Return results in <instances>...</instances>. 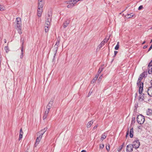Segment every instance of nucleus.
Wrapping results in <instances>:
<instances>
[{
	"instance_id": "nucleus-11",
	"label": "nucleus",
	"mask_w": 152,
	"mask_h": 152,
	"mask_svg": "<svg viewBox=\"0 0 152 152\" xmlns=\"http://www.w3.org/2000/svg\"><path fill=\"white\" fill-rule=\"evenodd\" d=\"M147 93L148 95L152 97V85L148 88Z\"/></svg>"
},
{
	"instance_id": "nucleus-18",
	"label": "nucleus",
	"mask_w": 152,
	"mask_h": 152,
	"mask_svg": "<svg viewBox=\"0 0 152 152\" xmlns=\"http://www.w3.org/2000/svg\"><path fill=\"white\" fill-rule=\"evenodd\" d=\"M48 128L47 127H45L44 128V129H42L41 132V133L40 135H41L42 136L45 133V132L46 131V130H47Z\"/></svg>"
},
{
	"instance_id": "nucleus-33",
	"label": "nucleus",
	"mask_w": 152,
	"mask_h": 152,
	"mask_svg": "<svg viewBox=\"0 0 152 152\" xmlns=\"http://www.w3.org/2000/svg\"><path fill=\"white\" fill-rule=\"evenodd\" d=\"M23 133H20L19 134V140H20L23 137Z\"/></svg>"
},
{
	"instance_id": "nucleus-52",
	"label": "nucleus",
	"mask_w": 152,
	"mask_h": 152,
	"mask_svg": "<svg viewBox=\"0 0 152 152\" xmlns=\"http://www.w3.org/2000/svg\"><path fill=\"white\" fill-rule=\"evenodd\" d=\"M149 65H151L152 64V60H151V61H150V62L149 63Z\"/></svg>"
},
{
	"instance_id": "nucleus-31",
	"label": "nucleus",
	"mask_w": 152,
	"mask_h": 152,
	"mask_svg": "<svg viewBox=\"0 0 152 152\" xmlns=\"http://www.w3.org/2000/svg\"><path fill=\"white\" fill-rule=\"evenodd\" d=\"M109 40V39L108 38V39H107V38H105L103 40V41H102V42L104 43V44H105V43L107 42V41H108V40Z\"/></svg>"
},
{
	"instance_id": "nucleus-62",
	"label": "nucleus",
	"mask_w": 152,
	"mask_h": 152,
	"mask_svg": "<svg viewBox=\"0 0 152 152\" xmlns=\"http://www.w3.org/2000/svg\"><path fill=\"white\" fill-rule=\"evenodd\" d=\"M151 29L152 30V27L151 28Z\"/></svg>"
},
{
	"instance_id": "nucleus-25",
	"label": "nucleus",
	"mask_w": 152,
	"mask_h": 152,
	"mask_svg": "<svg viewBox=\"0 0 152 152\" xmlns=\"http://www.w3.org/2000/svg\"><path fill=\"white\" fill-rule=\"evenodd\" d=\"M50 25H47L45 24V32H48L49 30V28Z\"/></svg>"
},
{
	"instance_id": "nucleus-2",
	"label": "nucleus",
	"mask_w": 152,
	"mask_h": 152,
	"mask_svg": "<svg viewBox=\"0 0 152 152\" xmlns=\"http://www.w3.org/2000/svg\"><path fill=\"white\" fill-rule=\"evenodd\" d=\"M137 121L138 124H142L145 121L144 116L141 115H138L137 117Z\"/></svg>"
},
{
	"instance_id": "nucleus-15",
	"label": "nucleus",
	"mask_w": 152,
	"mask_h": 152,
	"mask_svg": "<svg viewBox=\"0 0 152 152\" xmlns=\"http://www.w3.org/2000/svg\"><path fill=\"white\" fill-rule=\"evenodd\" d=\"M133 128H131L129 132V136L131 138H132L133 137Z\"/></svg>"
},
{
	"instance_id": "nucleus-5",
	"label": "nucleus",
	"mask_w": 152,
	"mask_h": 152,
	"mask_svg": "<svg viewBox=\"0 0 152 152\" xmlns=\"http://www.w3.org/2000/svg\"><path fill=\"white\" fill-rule=\"evenodd\" d=\"M60 41V39H58V38L57 39L56 42V44H55V45H54V48H55L54 49H55V53L54 54V56H53L54 58H55V56H56V52H57V51L58 48V45L59 44Z\"/></svg>"
},
{
	"instance_id": "nucleus-4",
	"label": "nucleus",
	"mask_w": 152,
	"mask_h": 152,
	"mask_svg": "<svg viewBox=\"0 0 152 152\" xmlns=\"http://www.w3.org/2000/svg\"><path fill=\"white\" fill-rule=\"evenodd\" d=\"M133 147L135 149H137L139 148L140 144L138 138H137L135 140L133 141V144H132Z\"/></svg>"
},
{
	"instance_id": "nucleus-23",
	"label": "nucleus",
	"mask_w": 152,
	"mask_h": 152,
	"mask_svg": "<svg viewBox=\"0 0 152 152\" xmlns=\"http://www.w3.org/2000/svg\"><path fill=\"white\" fill-rule=\"evenodd\" d=\"M134 15V14H133L132 13H131L127 15L126 16V17L127 18H129L133 17Z\"/></svg>"
},
{
	"instance_id": "nucleus-38",
	"label": "nucleus",
	"mask_w": 152,
	"mask_h": 152,
	"mask_svg": "<svg viewBox=\"0 0 152 152\" xmlns=\"http://www.w3.org/2000/svg\"><path fill=\"white\" fill-rule=\"evenodd\" d=\"M135 118L134 117L132 118L131 121V124H132L135 122Z\"/></svg>"
},
{
	"instance_id": "nucleus-54",
	"label": "nucleus",
	"mask_w": 152,
	"mask_h": 152,
	"mask_svg": "<svg viewBox=\"0 0 152 152\" xmlns=\"http://www.w3.org/2000/svg\"><path fill=\"white\" fill-rule=\"evenodd\" d=\"M81 152H86V151L85 150H83L81 151Z\"/></svg>"
},
{
	"instance_id": "nucleus-22",
	"label": "nucleus",
	"mask_w": 152,
	"mask_h": 152,
	"mask_svg": "<svg viewBox=\"0 0 152 152\" xmlns=\"http://www.w3.org/2000/svg\"><path fill=\"white\" fill-rule=\"evenodd\" d=\"M106 137L107 135H105L104 133L102 135L100 139L102 141H103L104 139L106 138Z\"/></svg>"
},
{
	"instance_id": "nucleus-49",
	"label": "nucleus",
	"mask_w": 152,
	"mask_h": 152,
	"mask_svg": "<svg viewBox=\"0 0 152 152\" xmlns=\"http://www.w3.org/2000/svg\"><path fill=\"white\" fill-rule=\"evenodd\" d=\"M142 126L141 125V126H138V128L139 129H142Z\"/></svg>"
},
{
	"instance_id": "nucleus-16",
	"label": "nucleus",
	"mask_w": 152,
	"mask_h": 152,
	"mask_svg": "<svg viewBox=\"0 0 152 152\" xmlns=\"http://www.w3.org/2000/svg\"><path fill=\"white\" fill-rule=\"evenodd\" d=\"M43 6V2H38V8H42Z\"/></svg>"
},
{
	"instance_id": "nucleus-12",
	"label": "nucleus",
	"mask_w": 152,
	"mask_h": 152,
	"mask_svg": "<svg viewBox=\"0 0 152 152\" xmlns=\"http://www.w3.org/2000/svg\"><path fill=\"white\" fill-rule=\"evenodd\" d=\"M42 12V8H38L37 10V15L39 17H40L41 16Z\"/></svg>"
},
{
	"instance_id": "nucleus-32",
	"label": "nucleus",
	"mask_w": 152,
	"mask_h": 152,
	"mask_svg": "<svg viewBox=\"0 0 152 152\" xmlns=\"http://www.w3.org/2000/svg\"><path fill=\"white\" fill-rule=\"evenodd\" d=\"M119 48V42H118L116 46H115V49L116 50H118Z\"/></svg>"
},
{
	"instance_id": "nucleus-30",
	"label": "nucleus",
	"mask_w": 152,
	"mask_h": 152,
	"mask_svg": "<svg viewBox=\"0 0 152 152\" xmlns=\"http://www.w3.org/2000/svg\"><path fill=\"white\" fill-rule=\"evenodd\" d=\"M50 109L46 108V109L45 111V113L46 114H48L50 111Z\"/></svg>"
},
{
	"instance_id": "nucleus-56",
	"label": "nucleus",
	"mask_w": 152,
	"mask_h": 152,
	"mask_svg": "<svg viewBox=\"0 0 152 152\" xmlns=\"http://www.w3.org/2000/svg\"><path fill=\"white\" fill-rule=\"evenodd\" d=\"M43 0H38V2H42L43 1Z\"/></svg>"
},
{
	"instance_id": "nucleus-43",
	"label": "nucleus",
	"mask_w": 152,
	"mask_h": 152,
	"mask_svg": "<svg viewBox=\"0 0 152 152\" xmlns=\"http://www.w3.org/2000/svg\"><path fill=\"white\" fill-rule=\"evenodd\" d=\"M152 48V44H151V46H150V47L148 49V52Z\"/></svg>"
},
{
	"instance_id": "nucleus-47",
	"label": "nucleus",
	"mask_w": 152,
	"mask_h": 152,
	"mask_svg": "<svg viewBox=\"0 0 152 152\" xmlns=\"http://www.w3.org/2000/svg\"><path fill=\"white\" fill-rule=\"evenodd\" d=\"M20 133H23V132L22 131V128H21L20 129Z\"/></svg>"
},
{
	"instance_id": "nucleus-28",
	"label": "nucleus",
	"mask_w": 152,
	"mask_h": 152,
	"mask_svg": "<svg viewBox=\"0 0 152 152\" xmlns=\"http://www.w3.org/2000/svg\"><path fill=\"white\" fill-rule=\"evenodd\" d=\"M16 29H17V30H18V32L20 34H22V31H21V27H20L19 28H16Z\"/></svg>"
},
{
	"instance_id": "nucleus-24",
	"label": "nucleus",
	"mask_w": 152,
	"mask_h": 152,
	"mask_svg": "<svg viewBox=\"0 0 152 152\" xmlns=\"http://www.w3.org/2000/svg\"><path fill=\"white\" fill-rule=\"evenodd\" d=\"M93 122L92 121H90L87 124V128H89L91 127V125L92 124H93Z\"/></svg>"
},
{
	"instance_id": "nucleus-37",
	"label": "nucleus",
	"mask_w": 152,
	"mask_h": 152,
	"mask_svg": "<svg viewBox=\"0 0 152 152\" xmlns=\"http://www.w3.org/2000/svg\"><path fill=\"white\" fill-rule=\"evenodd\" d=\"M48 115V114H46L44 113V115L43 116V119L44 120L46 118Z\"/></svg>"
},
{
	"instance_id": "nucleus-17",
	"label": "nucleus",
	"mask_w": 152,
	"mask_h": 152,
	"mask_svg": "<svg viewBox=\"0 0 152 152\" xmlns=\"http://www.w3.org/2000/svg\"><path fill=\"white\" fill-rule=\"evenodd\" d=\"M146 114L148 115H152V110L151 109H148L146 112Z\"/></svg>"
},
{
	"instance_id": "nucleus-61",
	"label": "nucleus",
	"mask_w": 152,
	"mask_h": 152,
	"mask_svg": "<svg viewBox=\"0 0 152 152\" xmlns=\"http://www.w3.org/2000/svg\"><path fill=\"white\" fill-rule=\"evenodd\" d=\"M137 106H136L135 105V107H137Z\"/></svg>"
},
{
	"instance_id": "nucleus-10",
	"label": "nucleus",
	"mask_w": 152,
	"mask_h": 152,
	"mask_svg": "<svg viewBox=\"0 0 152 152\" xmlns=\"http://www.w3.org/2000/svg\"><path fill=\"white\" fill-rule=\"evenodd\" d=\"M53 103V100L52 99V100H51L49 102L46 108L50 109L52 107Z\"/></svg>"
},
{
	"instance_id": "nucleus-27",
	"label": "nucleus",
	"mask_w": 152,
	"mask_h": 152,
	"mask_svg": "<svg viewBox=\"0 0 152 152\" xmlns=\"http://www.w3.org/2000/svg\"><path fill=\"white\" fill-rule=\"evenodd\" d=\"M103 68L102 66H101L100 67L98 71V73L99 74L103 70Z\"/></svg>"
},
{
	"instance_id": "nucleus-59",
	"label": "nucleus",
	"mask_w": 152,
	"mask_h": 152,
	"mask_svg": "<svg viewBox=\"0 0 152 152\" xmlns=\"http://www.w3.org/2000/svg\"><path fill=\"white\" fill-rule=\"evenodd\" d=\"M116 56V54H114V56H114V57H115V56Z\"/></svg>"
},
{
	"instance_id": "nucleus-50",
	"label": "nucleus",
	"mask_w": 152,
	"mask_h": 152,
	"mask_svg": "<svg viewBox=\"0 0 152 152\" xmlns=\"http://www.w3.org/2000/svg\"><path fill=\"white\" fill-rule=\"evenodd\" d=\"M117 53H118V51H116L115 50L114 52V53L116 55L117 54Z\"/></svg>"
},
{
	"instance_id": "nucleus-48",
	"label": "nucleus",
	"mask_w": 152,
	"mask_h": 152,
	"mask_svg": "<svg viewBox=\"0 0 152 152\" xmlns=\"http://www.w3.org/2000/svg\"><path fill=\"white\" fill-rule=\"evenodd\" d=\"M148 45H145L143 47V49H145L147 47H148Z\"/></svg>"
},
{
	"instance_id": "nucleus-9",
	"label": "nucleus",
	"mask_w": 152,
	"mask_h": 152,
	"mask_svg": "<svg viewBox=\"0 0 152 152\" xmlns=\"http://www.w3.org/2000/svg\"><path fill=\"white\" fill-rule=\"evenodd\" d=\"M42 136L41 135H39V136L37 137L36 140V142L35 144V147H36L39 143L40 141L42 138Z\"/></svg>"
},
{
	"instance_id": "nucleus-44",
	"label": "nucleus",
	"mask_w": 152,
	"mask_h": 152,
	"mask_svg": "<svg viewBox=\"0 0 152 152\" xmlns=\"http://www.w3.org/2000/svg\"><path fill=\"white\" fill-rule=\"evenodd\" d=\"M99 76V74L98 73H97L96 75V76H95V77H96V79H97L98 76Z\"/></svg>"
},
{
	"instance_id": "nucleus-21",
	"label": "nucleus",
	"mask_w": 152,
	"mask_h": 152,
	"mask_svg": "<svg viewBox=\"0 0 152 152\" xmlns=\"http://www.w3.org/2000/svg\"><path fill=\"white\" fill-rule=\"evenodd\" d=\"M69 23V21H66L65 22H64L63 23V27L64 28H66L67 26H68V24Z\"/></svg>"
},
{
	"instance_id": "nucleus-45",
	"label": "nucleus",
	"mask_w": 152,
	"mask_h": 152,
	"mask_svg": "<svg viewBox=\"0 0 152 152\" xmlns=\"http://www.w3.org/2000/svg\"><path fill=\"white\" fill-rule=\"evenodd\" d=\"M3 10V8L1 7V6L0 5V11H2Z\"/></svg>"
},
{
	"instance_id": "nucleus-60",
	"label": "nucleus",
	"mask_w": 152,
	"mask_h": 152,
	"mask_svg": "<svg viewBox=\"0 0 152 152\" xmlns=\"http://www.w3.org/2000/svg\"><path fill=\"white\" fill-rule=\"evenodd\" d=\"M152 42V39L151 40V42H150V43H151Z\"/></svg>"
},
{
	"instance_id": "nucleus-14",
	"label": "nucleus",
	"mask_w": 152,
	"mask_h": 152,
	"mask_svg": "<svg viewBox=\"0 0 152 152\" xmlns=\"http://www.w3.org/2000/svg\"><path fill=\"white\" fill-rule=\"evenodd\" d=\"M140 94V96L139 99V100H141V101H143L145 99V94L142 93H141V94Z\"/></svg>"
},
{
	"instance_id": "nucleus-57",
	"label": "nucleus",
	"mask_w": 152,
	"mask_h": 152,
	"mask_svg": "<svg viewBox=\"0 0 152 152\" xmlns=\"http://www.w3.org/2000/svg\"><path fill=\"white\" fill-rule=\"evenodd\" d=\"M4 40L5 41V43H6V39H4Z\"/></svg>"
},
{
	"instance_id": "nucleus-26",
	"label": "nucleus",
	"mask_w": 152,
	"mask_h": 152,
	"mask_svg": "<svg viewBox=\"0 0 152 152\" xmlns=\"http://www.w3.org/2000/svg\"><path fill=\"white\" fill-rule=\"evenodd\" d=\"M104 44L102 42L101 43L98 45V48L99 49H101L102 47L104 46Z\"/></svg>"
},
{
	"instance_id": "nucleus-19",
	"label": "nucleus",
	"mask_w": 152,
	"mask_h": 152,
	"mask_svg": "<svg viewBox=\"0 0 152 152\" xmlns=\"http://www.w3.org/2000/svg\"><path fill=\"white\" fill-rule=\"evenodd\" d=\"M76 2V1L75 0H70L68 1L67 4H74L75 5V4L76 3H75Z\"/></svg>"
},
{
	"instance_id": "nucleus-41",
	"label": "nucleus",
	"mask_w": 152,
	"mask_h": 152,
	"mask_svg": "<svg viewBox=\"0 0 152 152\" xmlns=\"http://www.w3.org/2000/svg\"><path fill=\"white\" fill-rule=\"evenodd\" d=\"M143 8V6L142 5L138 7V10H141Z\"/></svg>"
},
{
	"instance_id": "nucleus-29",
	"label": "nucleus",
	"mask_w": 152,
	"mask_h": 152,
	"mask_svg": "<svg viewBox=\"0 0 152 152\" xmlns=\"http://www.w3.org/2000/svg\"><path fill=\"white\" fill-rule=\"evenodd\" d=\"M75 5L74 4H69L67 6V7L68 8H72Z\"/></svg>"
},
{
	"instance_id": "nucleus-8",
	"label": "nucleus",
	"mask_w": 152,
	"mask_h": 152,
	"mask_svg": "<svg viewBox=\"0 0 152 152\" xmlns=\"http://www.w3.org/2000/svg\"><path fill=\"white\" fill-rule=\"evenodd\" d=\"M139 86V94H141L142 92L143 87V82H140L138 86Z\"/></svg>"
},
{
	"instance_id": "nucleus-7",
	"label": "nucleus",
	"mask_w": 152,
	"mask_h": 152,
	"mask_svg": "<svg viewBox=\"0 0 152 152\" xmlns=\"http://www.w3.org/2000/svg\"><path fill=\"white\" fill-rule=\"evenodd\" d=\"M134 147L133 145L131 144L127 145L126 147V151L127 152H132L133 151Z\"/></svg>"
},
{
	"instance_id": "nucleus-63",
	"label": "nucleus",
	"mask_w": 152,
	"mask_h": 152,
	"mask_svg": "<svg viewBox=\"0 0 152 152\" xmlns=\"http://www.w3.org/2000/svg\"><path fill=\"white\" fill-rule=\"evenodd\" d=\"M137 94V93H136V96Z\"/></svg>"
},
{
	"instance_id": "nucleus-13",
	"label": "nucleus",
	"mask_w": 152,
	"mask_h": 152,
	"mask_svg": "<svg viewBox=\"0 0 152 152\" xmlns=\"http://www.w3.org/2000/svg\"><path fill=\"white\" fill-rule=\"evenodd\" d=\"M148 72L149 74H151L152 73V65H150L148 64Z\"/></svg>"
},
{
	"instance_id": "nucleus-20",
	"label": "nucleus",
	"mask_w": 152,
	"mask_h": 152,
	"mask_svg": "<svg viewBox=\"0 0 152 152\" xmlns=\"http://www.w3.org/2000/svg\"><path fill=\"white\" fill-rule=\"evenodd\" d=\"M23 48L21 47V55L20 56V58H23Z\"/></svg>"
},
{
	"instance_id": "nucleus-58",
	"label": "nucleus",
	"mask_w": 152,
	"mask_h": 152,
	"mask_svg": "<svg viewBox=\"0 0 152 152\" xmlns=\"http://www.w3.org/2000/svg\"><path fill=\"white\" fill-rule=\"evenodd\" d=\"M116 56V54H114V56H114V57H115V56Z\"/></svg>"
},
{
	"instance_id": "nucleus-1",
	"label": "nucleus",
	"mask_w": 152,
	"mask_h": 152,
	"mask_svg": "<svg viewBox=\"0 0 152 152\" xmlns=\"http://www.w3.org/2000/svg\"><path fill=\"white\" fill-rule=\"evenodd\" d=\"M52 14L51 11H48V13L45 15V24L50 25L51 21Z\"/></svg>"
},
{
	"instance_id": "nucleus-51",
	"label": "nucleus",
	"mask_w": 152,
	"mask_h": 152,
	"mask_svg": "<svg viewBox=\"0 0 152 152\" xmlns=\"http://www.w3.org/2000/svg\"><path fill=\"white\" fill-rule=\"evenodd\" d=\"M24 43V42L23 41V40L22 42V47H23V45Z\"/></svg>"
},
{
	"instance_id": "nucleus-36",
	"label": "nucleus",
	"mask_w": 152,
	"mask_h": 152,
	"mask_svg": "<svg viewBox=\"0 0 152 152\" xmlns=\"http://www.w3.org/2000/svg\"><path fill=\"white\" fill-rule=\"evenodd\" d=\"M104 147V144H100L99 146V148L101 149H102Z\"/></svg>"
},
{
	"instance_id": "nucleus-40",
	"label": "nucleus",
	"mask_w": 152,
	"mask_h": 152,
	"mask_svg": "<svg viewBox=\"0 0 152 152\" xmlns=\"http://www.w3.org/2000/svg\"><path fill=\"white\" fill-rule=\"evenodd\" d=\"M97 79L96 78V77H94L93 79L91 81V83H94L95 82V81L97 80Z\"/></svg>"
},
{
	"instance_id": "nucleus-42",
	"label": "nucleus",
	"mask_w": 152,
	"mask_h": 152,
	"mask_svg": "<svg viewBox=\"0 0 152 152\" xmlns=\"http://www.w3.org/2000/svg\"><path fill=\"white\" fill-rule=\"evenodd\" d=\"M110 145H108V147L107 146L106 147V148L107 151H109L110 150Z\"/></svg>"
},
{
	"instance_id": "nucleus-6",
	"label": "nucleus",
	"mask_w": 152,
	"mask_h": 152,
	"mask_svg": "<svg viewBox=\"0 0 152 152\" xmlns=\"http://www.w3.org/2000/svg\"><path fill=\"white\" fill-rule=\"evenodd\" d=\"M16 24L15 25L16 28H19L21 27V19L17 17L16 18Z\"/></svg>"
},
{
	"instance_id": "nucleus-35",
	"label": "nucleus",
	"mask_w": 152,
	"mask_h": 152,
	"mask_svg": "<svg viewBox=\"0 0 152 152\" xmlns=\"http://www.w3.org/2000/svg\"><path fill=\"white\" fill-rule=\"evenodd\" d=\"M124 143H123L122 145L119 147V151H121L122 149V148L124 146Z\"/></svg>"
},
{
	"instance_id": "nucleus-46",
	"label": "nucleus",
	"mask_w": 152,
	"mask_h": 152,
	"mask_svg": "<svg viewBox=\"0 0 152 152\" xmlns=\"http://www.w3.org/2000/svg\"><path fill=\"white\" fill-rule=\"evenodd\" d=\"M102 77V75H101L99 77V79H98V80H100V79H101Z\"/></svg>"
},
{
	"instance_id": "nucleus-3",
	"label": "nucleus",
	"mask_w": 152,
	"mask_h": 152,
	"mask_svg": "<svg viewBox=\"0 0 152 152\" xmlns=\"http://www.w3.org/2000/svg\"><path fill=\"white\" fill-rule=\"evenodd\" d=\"M147 72H143L140 75L137 83V86H139L140 83V82H141V81L142 80V77H145V75H147Z\"/></svg>"
},
{
	"instance_id": "nucleus-53",
	"label": "nucleus",
	"mask_w": 152,
	"mask_h": 152,
	"mask_svg": "<svg viewBox=\"0 0 152 152\" xmlns=\"http://www.w3.org/2000/svg\"><path fill=\"white\" fill-rule=\"evenodd\" d=\"M97 127V125H96V126H95L94 127V129H96Z\"/></svg>"
},
{
	"instance_id": "nucleus-55",
	"label": "nucleus",
	"mask_w": 152,
	"mask_h": 152,
	"mask_svg": "<svg viewBox=\"0 0 152 152\" xmlns=\"http://www.w3.org/2000/svg\"><path fill=\"white\" fill-rule=\"evenodd\" d=\"M146 42L145 41H144L142 43V45H143L144 44H145V43Z\"/></svg>"
},
{
	"instance_id": "nucleus-34",
	"label": "nucleus",
	"mask_w": 152,
	"mask_h": 152,
	"mask_svg": "<svg viewBox=\"0 0 152 152\" xmlns=\"http://www.w3.org/2000/svg\"><path fill=\"white\" fill-rule=\"evenodd\" d=\"M4 49L6 53H7L9 51V48L8 46H5L4 47Z\"/></svg>"
},
{
	"instance_id": "nucleus-39",
	"label": "nucleus",
	"mask_w": 152,
	"mask_h": 152,
	"mask_svg": "<svg viewBox=\"0 0 152 152\" xmlns=\"http://www.w3.org/2000/svg\"><path fill=\"white\" fill-rule=\"evenodd\" d=\"M129 128H128L127 129V131L126 132V138L127 137L128 135L129 134Z\"/></svg>"
}]
</instances>
